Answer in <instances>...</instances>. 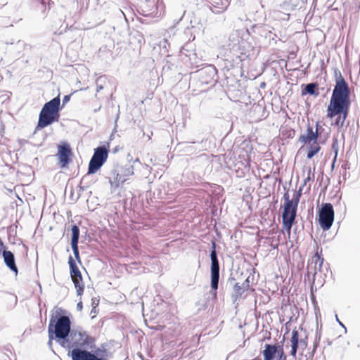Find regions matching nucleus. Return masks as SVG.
Returning a JSON list of instances; mask_svg holds the SVG:
<instances>
[{
    "mask_svg": "<svg viewBox=\"0 0 360 360\" xmlns=\"http://www.w3.org/2000/svg\"><path fill=\"white\" fill-rule=\"evenodd\" d=\"M334 76L335 79V85L333 90L330 103L327 108L328 117L333 118L337 115L339 117L335 121V124L342 126L348 115L350 102V89L348 84L342 77L338 69H335Z\"/></svg>",
    "mask_w": 360,
    "mask_h": 360,
    "instance_id": "nucleus-1",
    "label": "nucleus"
},
{
    "mask_svg": "<svg viewBox=\"0 0 360 360\" xmlns=\"http://www.w3.org/2000/svg\"><path fill=\"white\" fill-rule=\"evenodd\" d=\"M58 309L56 314L52 316L48 327L49 338L55 339L63 347L68 346V340L72 333L71 321L70 318L65 315H60Z\"/></svg>",
    "mask_w": 360,
    "mask_h": 360,
    "instance_id": "nucleus-2",
    "label": "nucleus"
},
{
    "mask_svg": "<svg viewBox=\"0 0 360 360\" xmlns=\"http://www.w3.org/2000/svg\"><path fill=\"white\" fill-rule=\"evenodd\" d=\"M302 195V188L294 193L292 198H290L289 193H285L283 195L284 205L282 214L283 225L288 231V236L290 235L292 226L295 221L297 216V206Z\"/></svg>",
    "mask_w": 360,
    "mask_h": 360,
    "instance_id": "nucleus-3",
    "label": "nucleus"
},
{
    "mask_svg": "<svg viewBox=\"0 0 360 360\" xmlns=\"http://www.w3.org/2000/svg\"><path fill=\"white\" fill-rule=\"evenodd\" d=\"M60 104V99L58 96L44 105L39 113L37 130L43 129L59 120Z\"/></svg>",
    "mask_w": 360,
    "mask_h": 360,
    "instance_id": "nucleus-4",
    "label": "nucleus"
},
{
    "mask_svg": "<svg viewBox=\"0 0 360 360\" xmlns=\"http://www.w3.org/2000/svg\"><path fill=\"white\" fill-rule=\"evenodd\" d=\"M109 147V143H107V146H98L94 149L89 163L88 172L83 176L82 181L90 174L96 173L104 165L108 159Z\"/></svg>",
    "mask_w": 360,
    "mask_h": 360,
    "instance_id": "nucleus-5",
    "label": "nucleus"
},
{
    "mask_svg": "<svg viewBox=\"0 0 360 360\" xmlns=\"http://www.w3.org/2000/svg\"><path fill=\"white\" fill-rule=\"evenodd\" d=\"M94 343V339L89 336L85 331H77L72 330L70 338L68 340V346L65 348H81L84 349Z\"/></svg>",
    "mask_w": 360,
    "mask_h": 360,
    "instance_id": "nucleus-6",
    "label": "nucleus"
},
{
    "mask_svg": "<svg viewBox=\"0 0 360 360\" xmlns=\"http://www.w3.org/2000/svg\"><path fill=\"white\" fill-rule=\"evenodd\" d=\"M211 259V288L213 292V295L217 296V290L219 285V264L217 258V254L216 252V243L212 242V251L210 253Z\"/></svg>",
    "mask_w": 360,
    "mask_h": 360,
    "instance_id": "nucleus-7",
    "label": "nucleus"
},
{
    "mask_svg": "<svg viewBox=\"0 0 360 360\" xmlns=\"http://www.w3.org/2000/svg\"><path fill=\"white\" fill-rule=\"evenodd\" d=\"M334 221V210L330 203H323L319 212V221L321 227L328 230Z\"/></svg>",
    "mask_w": 360,
    "mask_h": 360,
    "instance_id": "nucleus-8",
    "label": "nucleus"
},
{
    "mask_svg": "<svg viewBox=\"0 0 360 360\" xmlns=\"http://www.w3.org/2000/svg\"><path fill=\"white\" fill-rule=\"evenodd\" d=\"M68 264L70 266V276L77 290V296H81L84 292V285L82 281V274L71 255L68 258Z\"/></svg>",
    "mask_w": 360,
    "mask_h": 360,
    "instance_id": "nucleus-9",
    "label": "nucleus"
},
{
    "mask_svg": "<svg viewBox=\"0 0 360 360\" xmlns=\"http://www.w3.org/2000/svg\"><path fill=\"white\" fill-rule=\"evenodd\" d=\"M200 81L202 84H210L217 80V70L213 65H209L198 71Z\"/></svg>",
    "mask_w": 360,
    "mask_h": 360,
    "instance_id": "nucleus-10",
    "label": "nucleus"
},
{
    "mask_svg": "<svg viewBox=\"0 0 360 360\" xmlns=\"http://www.w3.org/2000/svg\"><path fill=\"white\" fill-rule=\"evenodd\" d=\"M323 261V257H321L319 255V252H316L315 255L311 257V260L309 262L307 266V276L309 278L310 275L312 276L313 283H314L315 279L318 276V272L322 271Z\"/></svg>",
    "mask_w": 360,
    "mask_h": 360,
    "instance_id": "nucleus-11",
    "label": "nucleus"
},
{
    "mask_svg": "<svg viewBox=\"0 0 360 360\" xmlns=\"http://www.w3.org/2000/svg\"><path fill=\"white\" fill-rule=\"evenodd\" d=\"M71 357L72 360H106L105 359L98 357L91 352L81 348L72 349Z\"/></svg>",
    "mask_w": 360,
    "mask_h": 360,
    "instance_id": "nucleus-12",
    "label": "nucleus"
},
{
    "mask_svg": "<svg viewBox=\"0 0 360 360\" xmlns=\"http://www.w3.org/2000/svg\"><path fill=\"white\" fill-rule=\"evenodd\" d=\"M58 160L61 164L62 167H66L70 162V157L72 155V150L70 145L66 143H62L58 146Z\"/></svg>",
    "mask_w": 360,
    "mask_h": 360,
    "instance_id": "nucleus-13",
    "label": "nucleus"
},
{
    "mask_svg": "<svg viewBox=\"0 0 360 360\" xmlns=\"http://www.w3.org/2000/svg\"><path fill=\"white\" fill-rule=\"evenodd\" d=\"M319 123H316V130L314 131L313 128L309 126L307 129V134H302L299 138V141L304 144L316 142L319 139Z\"/></svg>",
    "mask_w": 360,
    "mask_h": 360,
    "instance_id": "nucleus-14",
    "label": "nucleus"
},
{
    "mask_svg": "<svg viewBox=\"0 0 360 360\" xmlns=\"http://www.w3.org/2000/svg\"><path fill=\"white\" fill-rule=\"evenodd\" d=\"M250 287L249 278H246L242 284L236 283L233 286V293L232 295V299L234 302L239 300L242 295Z\"/></svg>",
    "mask_w": 360,
    "mask_h": 360,
    "instance_id": "nucleus-15",
    "label": "nucleus"
},
{
    "mask_svg": "<svg viewBox=\"0 0 360 360\" xmlns=\"http://www.w3.org/2000/svg\"><path fill=\"white\" fill-rule=\"evenodd\" d=\"M108 179L112 188H118L120 184L124 183L127 181V178L122 175V173L120 172L117 167L112 170L111 176H110Z\"/></svg>",
    "mask_w": 360,
    "mask_h": 360,
    "instance_id": "nucleus-16",
    "label": "nucleus"
},
{
    "mask_svg": "<svg viewBox=\"0 0 360 360\" xmlns=\"http://www.w3.org/2000/svg\"><path fill=\"white\" fill-rule=\"evenodd\" d=\"M34 4L36 11L44 18L51 9V6L53 2L51 0H35Z\"/></svg>",
    "mask_w": 360,
    "mask_h": 360,
    "instance_id": "nucleus-17",
    "label": "nucleus"
},
{
    "mask_svg": "<svg viewBox=\"0 0 360 360\" xmlns=\"http://www.w3.org/2000/svg\"><path fill=\"white\" fill-rule=\"evenodd\" d=\"M2 255L6 265L11 269V271L15 273V276L18 275V268L15 265V257L13 253L9 250H4L2 252Z\"/></svg>",
    "mask_w": 360,
    "mask_h": 360,
    "instance_id": "nucleus-18",
    "label": "nucleus"
},
{
    "mask_svg": "<svg viewBox=\"0 0 360 360\" xmlns=\"http://www.w3.org/2000/svg\"><path fill=\"white\" fill-rule=\"evenodd\" d=\"M276 345L266 344L263 351L264 360H273L278 352Z\"/></svg>",
    "mask_w": 360,
    "mask_h": 360,
    "instance_id": "nucleus-19",
    "label": "nucleus"
},
{
    "mask_svg": "<svg viewBox=\"0 0 360 360\" xmlns=\"http://www.w3.org/2000/svg\"><path fill=\"white\" fill-rule=\"evenodd\" d=\"M307 158L308 159H311L315 155H316L320 151L321 147L319 146V143L317 141L316 142L307 143Z\"/></svg>",
    "mask_w": 360,
    "mask_h": 360,
    "instance_id": "nucleus-20",
    "label": "nucleus"
},
{
    "mask_svg": "<svg viewBox=\"0 0 360 360\" xmlns=\"http://www.w3.org/2000/svg\"><path fill=\"white\" fill-rule=\"evenodd\" d=\"M317 89L318 85L316 83H309L305 85L304 89L302 91V94H308L312 96H318L319 93Z\"/></svg>",
    "mask_w": 360,
    "mask_h": 360,
    "instance_id": "nucleus-21",
    "label": "nucleus"
},
{
    "mask_svg": "<svg viewBox=\"0 0 360 360\" xmlns=\"http://www.w3.org/2000/svg\"><path fill=\"white\" fill-rule=\"evenodd\" d=\"M122 175L128 179V177L132 176L134 174V168L132 165H126L125 166L119 167H117Z\"/></svg>",
    "mask_w": 360,
    "mask_h": 360,
    "instance_id": "nucleus-22",
    "label": "nucleus"
},
{
    "mask_svg": "<svg viewBox=\"0 0 360 360\" xmlns=\"http://www.w3.org/2000/svg\"><path fill=\"white\" fill-rule=\"evenodd\" d=\"M72 231V238L71 245L78 244L79 238V229L78 226L74 224L71 228Z\"/></svg>",
    "mask_w": 360,
    "mask_h": 360,
    "instance_id": "nucleus-23",
    "label": "nucleus"
},
{
    "mask_svg": "<svg viewBox=\"0 0 360 360\" xmlns=\"http://www.w3.org/2000/svg\"><path fill=\"white\" fill-rule=\"evenodd\" d=\"M291 346H297L299 345V333L296 330H293L292 332V336L290 339Z\"/></svg>",
    "mask_w": 360,
    "mask_h": 360,
    "instance_id": "nucleus-24",
    "label": "nucleus"
},
{
    "mask_svg": "<svg viewBox=\"0 0 360 360\" xmlns=\"http://www.w3.org/2000/svg\"><path fill=\"white\" fill-rule=\"evenodd\" d=\"M105 79L106 78L105 76H101L97 78L96 81V92H99L101 90L103 89V83L105 82Z\"/></svg>",
    "mask_w": 360,
    "mask_h": 360,
    "instance_id": "nucleus-25",
    "label": "nucleus"
},
{
    "mask_svg": "<svg viewBox=\"0 0 360 360\" xmlns=\"http://www.w3.org/2000/svg\"><path fill=\"white\" fill-rule=\"evenodd\" d=\"M72 249L75 257V259L81 263L80 257H79V252L78 248V244L71 245Z\"/></svg>",
    "mask_w": 360,
    "mask_h": 360,
    "instance_id": "nucleus-26",
    "label": "nucleus"
},
{
    "mask_svg": "<svg viewBox=\"0 0 360 360\" xmlns=\"http://www.w3.org/2000/svg\"><path fill=\"white\" fill-rule=\"evenodd\" d=\"M332 149L334 150L335 153V159L337 157L338 152V139L336 138L333 139V143H332Z\"/></svg>",
    "mask_w": 360,
    "mask_h": 360,
    "instance_id": "nucleus-27",
    "label": "nucleus"
},
{
    "mask_svg": "<svg viewBox=\"0 0 360 360\" xmlns=\"http://www.w3.org/2000/svg\"><path fill=\"white\" fill-rule=\"evenodd\" d=\"M277 354L279 356L280 360H285L286 359V356L285 355L283 349H281L280 350L278 349Z\"/></svg>",
    "mask_w": 360,
    "mask_h": 360,
    "instance_id": "nucleus-28",
    "label": "nucleus"
},
{
    "mask_svg": "<svg viewBox=\"0 0 360 360\" xmlns=\"http://www.w3.org/2000/svg\"><path fill=\"white\" fill-rule=\"evenodd\" d=\"M297 348L298 347L297 346H291L290 354L294 357L296 356Z\"/></svg>",
    "mask_w": 360,
    "mask_h": 360,
    "instance_id": "nucleus-29",
    "label": "nucleus"
},
{
    "mask_svg": "<svg viewBox=\"0 0 360 360\" xmlns=\"http://www.w3.org/2000/svg\"><path fill=\"white\" fill-rule=\"evenodd\" d=\"M108 52L110 53V55L112 54L111 51L110 50H108L106 47H103V48H101L99 49V51H98V53L100 55V56H101V54L103 53V52Z\"/></svg>",
    "mask_w": 360,
    "mask_h": 360,
    "instance_id": "nucleus-30",
    "label": "nucleus"
},
{
    "mask_svg": "<svg viewBox=\"0 0 360 360\" xmlns=\"http://www.w3.org/2000/svg\"><path fill=\"white\" fill-rule=\"evenodd\" d=\"M311 169L309 168V171H308V176L304 181V185H306L307 182L311 180Z\"/></svg>",
    "mask_w": 360,
    "mask_h": 360,
    "instance_id": "nucleus-31",
    "label": "nucleus"
},
{
    "mask_svg": "<svg viewBox=\"0 0 360 360\" xmlns=\"http://www.w3.org/2000/svg\"><path fill=\"white\" fill-rule=\"evenodd\" d=\"M91 301H92V305L94 307V309H92V311H93L94 309L96 308V307L98 304L99 301L96 298H93L91 300Z\"/></svg>",
    "mask_w": 360,
    "mask_h": 360,
    "instance_id": "nucleus-32",
    "label": "nucleus"
},
{
    "mask_svg": "<svg viewBox=\"0 0 360 360\" xmlns=\"http://www.w3.org/2000/svg\"><path fill=\"white\" fill-rule=\"evenodd\" d=\"M70 99V95H66L64 96L63 99V105H65V103H67Z\"/></svg>",
    "mask_w": 360,
    "mask_h": 360,
    "instance_id": "nucleus-33",
    "label": "nucleus"
},
{
    "mask_svg": "<svg viewBox=\"0 0 360 360\" xmlns=\"http://www.w3.org/2000/svg\"><path fill=\"white\" fill-rule=\"evenodd\" d=\"M77 309L79 311H81L82 309V301H79L77 304Z\"/></svg>",
    "mask_w": 360,
    "mask_h": 360,
    "instance_id": "nucleus-34",
    "label": "nucleus"
},
{
    "mask_svg": "<svg viewBox=\"0 0 360 360\" xmlns=\"http://www.w3.org/2000/svg\"><path fill=\"white\" fill-rule=\"evenodd\" d=\"M335 317H336V320H337V321L339 323V324H340L341 326H342L343 328H345V327L344 324H343V323H342L339 320V319H338V316H337V315L335 316Z\"/></svg>",
    "mask_w": 360,
    "mask_h": 360,
    "instance_id": "nucleus-35",
    "label": "nucleus"
},
{
    "mask_svg": "<svg viewBox=\"0 0 360 360\" xmlns=\"http://www.w3.org/2000/svg\"><path fill=\"white\" fill-rule=\"evenodd\" d=\"M49 338V342H48V343H49V346H51V345H52V340H53V339H51V338Z\"/></svg>",
    "mask_w": 360,
    "mask_h": 360,
    "instance_id": "nucleus-36",
    "label": "nucleus"
},
{
    "mask_svg": "<svg viewBox=\"0 0 360 360\" xmlns=\"http://www.w3.org/2000/svg\"><path fill=\"white\" fill-rule=\"evenodd\" d=\"M167 43V39H164V44L162 45L164 48H166V44Z\"/></svg>",
    "mask_w": 360,
    "mask_h": 360,
    "instance_id": "nucleus-37",
    "label": "nucleus"
},
{
    "mask_svg": "<svg viewBox=\"0 0 360 360\" xmlns=\"http://www.w3.org/2000/svg\"><path fill=\"white\" fill-rule=\"evenodd\" d=\"M300 342H301V344H304V345H306V344H307V343H306V342H305V340H301Z\"/></svg>",
    "mask_w": 360,
    "mask_h": 360,
    "instance_id": "nucleus-38",
    "label": "nucleus"
},
{
    "mask_svg": "<svg viewBox=\"0 0 360 360\" xmlns=\"http://www.w3.org/2000/svg\"><path fill=\"white\" fill-rule=\"evenodd\" d=\"M234 280H235V279H234L233 278H231L229 279V282H230V283H231V282H232L233 281H234Z\"/></svg>",
    "mask_w": 360,
    "mask_h": 360,
    "instance_id": "nucleus-39",
    "label": "nucleus"
},
{
    "mask_svg": "<svg viewBox=\"0 0 360 360\" xmlns=\"http://www.w3.org/2000/svg\"><path fill=\"white\" fill-rule=\"evenodd\" d=\"M139 162V158H136V159L134 161V162Z\"/></svg>",
    "mask_w": 360,
    "mask_h": 360,
    "instance_id": "nucleus-40",
    "label": "nucleus"
},
{
    "mask_svg": "<svg viewBox=\"0 0 360 360\" xmlns=\"http://www.w3.org/2000/svg\"><path fill=\"white\" fill-rule=\"evenodd\" d=\"M226 6L221 7V11H224L226 8Z\"/></svg>",
    "mask_w": 360,
    "mask_h": 360,
    "instance_id": "nucleus-41",
    "label": "nucleus"
},
{
    "mask_svg": "<svg viewBox=\"0 0 360 360\" xmlns=\"http://www.w3.org/2000/svg\"><path fill=\"white\" fill-rule=\"evenodd\" d=\"M6 44H7V45H8V44L12 45V44H13V42H11V43L6 42Z\"/></svg>",
    "mask_w": 360,
    "mask_h": 360,
    "instance_id": "nucleus-42",
    "label": "nucleus"
},
{
    "mask_svg": "<svg viewBox=\"0 0 360 360\" xmlns=\"http://www.w3.org/2000/svg\"><path fill=\"white\" fill-rule=\"evenodd\" d=\"M265 86V84H264V83L261 84V87H263V86Z\"/></svg>",
    "mask_w": 360,
    "mask_h": 360,
    "instance_id": "nucleus-43",
    "label": "nucleus"
},
{
    "mask_svg": "<svg viewBox=\"0 0 360 360\" xmlns=\"http://www.w3.org/2000/svg\"><path fill=\"white\" fill-rule=\"evenodd\" d=\"M117 150H118V149H117V148H115V150H114V153L117 152Z\"/></svg>",
    "mask_w": 360,
    "mask_h": 360,
    "instance_id": "nucleus-44",
    "label": "nucleus"
},
{
    "mask_svg": "<svg viewBox=\"0 0 360 360\" xmlns=\"http://www.w3.org/2000/svg\"><path fill=\"white\" fill-rule=\"evenodd\" d=\"M112 136H113V134L110 135V140L112 139Z\"/></svg>",
    "mask_w": 360,
    "mask_h": 360,
    "instance_id": "nucleus-45",
    "label": "nucleus"
},
{
    "mask_svg": "<svg viewBox=\"0 0 360 360\" xmlns=\"http://www.w3.org/2000/svg\"><path fill=\"white\" fill-rule=\"evenodd\" d=\"M146 1H148V0H146Z\"/></svg>",
    "mask_w": 360,
    "mask_h": 360,
    "instance_id": "nucleus-46",
    "label": "nucleus"
}]
</instances>
